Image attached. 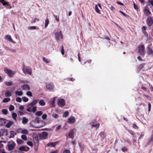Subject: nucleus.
I'll use <instances>...</instances> for the list:
<instances>
[{
    "instance_id": "49530a36",
    "label": "nucleus",
    "mask_w": 153,
    "mask_h": 153,
    "mask_svg": "<svg viewBox=\"0 0 153 153\" xmlns=\"http://www.w3.org/2000/svg\"><path fill=\"white\" fill-rule=\"evenodd\" d=\"M43 60L46 63H48L50 62L49 60L45 57H43Z\"/></svg>"
},
{
    "instance_id": "a18cd8bd",
    "label": "nucleus",
    "mask_w": 153,
    "mask_h": 153,
    "mask_svg": "<svg viewBox=\"0 0 153 153\" xmlns=\"http://www.w3.org/2000/svg\"><path fill=\"white\" fill-rule=\"evenodd\" d=\"M145 65V64L144 63L140 65L138 67V68L139 69V71L143 68Z\"/></svg>"
},
{
    "instance_id": "e2e57ef3",
    "label": "nucleus",
    "mask_w": 153,
    "mask_h": 153,
    "mask_svg": "<svg viewBox=\"0 0 153 153\" xmlns=\"http://www.w3.org/2000/svg\"><path fill=\"white\" fill-rule=\"evenodd\" d=\"M39 19L35 18L33 21L32 22V23H34L36 22V21H39Z\"/></svg>"
},
{
    "instance_id": "a211bd4d",
    "label": "nucleus",
    "mask_w": 153,
    "mask_h": 153,
    "mask_svg": "<svg viewBox=\"0 0 153 153\" xmlns=\"http://www.w3.org/2000/svg\"><path fill=\"white\" fill-rule=\"evenodd\" d=\"M19 149L20 151L27 152L29 150V148L26 146H22L20 147Z\"/></svg>"
},
{
    "instance_id": "412c9836",
    "label": "nucleus",
    "mask_w": 153,
    "mask_h": 153,
    "mask_svg": "<svg viewBox=\"0 0 153 153\" xmlns=\"http://www.w3.org/2000/svg\"><path fill=\"white\" fill-rule=\"evenodd\" d=\"M6 123L7 124L5 125V127L7 128H9L13 124V122L12 121L7 120V122Z\"/></svg>"
},
{
    "instance_id": "338daca9",
    "label": "nucleus",
    "mask_w": 153,
    "mask_h": 153,
    "mask_svg": "<svg viewBox=\"0 0 153 153\" xmlns=\"http://www.w3.org/2000/svg\"><path fill=\"white\" fill-rule=\"evenodd\" d=\"M24 108V107L23 105H21L19 107V109L21 110H23Z\"/></svg>"
},
{
    "instance_id": "864d4df0",
    "label": "nucleus",
    "mask_w": 153,
    "mask_h": 153,
    "mask_svg": "<svg viewBox=\"0 0 153 153\" xmlns=\"http://www.w3.org/2000/svg\"><path fill=\"white\" fill-rule=\"evenodd\" d=\"M53 16L55 18V19L56 20V21L58 22H59V17H58L57 16H56L54 14H53Z\"/></svg>"
},
{
    "instance_id": "052dcab7",
    "label": "nucleus",
    "mask_w": 153,
    "mask_h": 153,
    "mask_svg": "<svg viewBox=\"0 0 153 153\" xmlns=\"http://www.w3.org/2000/svg\"><path fill=\"white\" fill-rule=\"evenodd\" d=\"M133 6H134V8L136 10H138V6L135 4V3H133Z\"/></svg>"
},
{
    "instance_id": "7c9ffc66",
    "label": "nucleus",
    "mask_w": 153,
    "mask_h": 153,
    "mask_svg": "<svg viewBox=\"0 0 153 153\" xmlns=\"http://www.w3.org/2000/svg\"><path fill=\"white\" fill-rule=\"evenodd\" d=\"M5 84L7 86H10L12 85L13 83V82L12 81L10 82H4Z\"/></svg>"
},
{
    "instance_id": "79ce46f5",
    "label": "nucleus",
    "mask_w": 153,
    "mask_h": 153,
    "mask_svg": "<svg viewBox=\"0 0 153 153\" xmlns=\"http://www.w3.org/2000/svg\"><path fill=\"white\" fill-rule=\"evenodd\" d=\"M21 138L25 141H26L27 140V137L25 135H22Z\"/></svg>"
},
{
    "instance_id": "5701e85b",
    "label": "nucleus",
    "mask_w": 153,
    "mask_h": 153,
    "mask_svg": "<svg viewBox=\"0 0 153 153\" xmlns=\"http://www.w3.org/2000/svg\"><path fill=\"white\" fill-rule=\"evenodd\" d=\"M33 139L34 141L35 145H38L39 140L38 136H35L33 137Z\"/></svg>"
},
{
    "instance_id": "bb28decb",
    "label": "nucleus",
    "mask_w": 153,
    "mask_h": 153,
    "mask_svg": "<svg viewBox=\"0 0 153 153\" xmlns=\"http://www.w3.org/2000/svg\"><path fill=\"white\" fill-rule=\"evenodd\" d=\"M90 125L92 127H97V128H98L100 126V124L99 123H96L94 124L92 123H90Z\"/></svg>"
},
{
    "instance_id": "cd10ccee",
    "label": "nucleus",
    "mask_w": 153,
    "mask_h": 153,
    "mask_svg": "<svg viewBox=\"0 0 153 153\" xmlns=\"http://www.w3.org/2000/svg\"><path fill=\"white\" fill-rule=\"evenodd\" d=\"M10 135L9 137V138H13L16 134L14 131H11L10 132Z\"/></svg>"
},
{
    "instance_id": "09e8293b",
    "label": "nucleus",
    "mask_w": 153,
    "mask_h": 153,
    "mask_svg": "<svg viewBox=\"0 0 153 153\" xmlns=\"http://www.w3.org/2000/svg\"><path fill=\"white\" fill-rule=\"evenodd\" d=\"M52 116L53 117L55 118H57L58 117V115L55 113H53L52 114Z\"/></svg>"
},
{
    "instance_id": "c756f323",
    "label": "nucleus",
    "mask_w": 153,
    "mask_h": 153,
    "mask_svg": "<svg viewBox=\"0 0 153 153\" xmlns=\"http://www.w3.org/2000/svg\"><path fill=\"white\" fill-rule=\"evenodd\" d=\"M99 135L100 136L102 139H103L105 137V134L104 132H102Z\"/></svg>"
},
{
    "instance_id": "774afa93",
    "label": "nucleus",
    "mask_w": 153,
    "mask_h": 153,
    "mask_svg": "<svg viewBox=\"0 0 153 153\" xmlns=\"http://www.w3.org/2000/svg\"><path fill=\"white\" fill-rule=\"evenodd\" d=\"M149 2L153 6V0H148Z\"/></svg>"
},
{
    "instance_id": "0eeeda50",
    "label": "nucleus",
    "mask_w": 153,
    "mask_h": 153,
    "mask_svg": "<svg viewBox=\"0 0 153 153\" xmlns=\"http://www.w3.org/2000/svg\"><path fill=\"white\" fill-rule=\"evenodd\" d=\"M138 51L140 54L143 56L144 55L145 53L144 46H140L138 48Z\"/></svg>"
},
{
    "instance_id": "680f3d73",
    "label": "nucleus",
    "mask_w": 153,
    "mask_h": 153,
    "mask_svg": "<svg viewBox=\"0 0 153 153\" xmlns=\"http://www.w3.org/2000/svg\"><path fill=\"white\" fill-rule=\"evenodd\" d=\"M63 153H71L70 152L69 150L68 149H66L64 150Z\"/></svg>"
},
{
    "instance_id": "a878e982",
    "label": "nucleus",
    "mask_w": 153,
    "mask_h": 153,
    "mask_svg": "<svg viewBox=\"0 0 153 153\" xmlns=\"http://www.w3.org/2000/svg\"><path fill=\"white\" fill-rule=\"evenodd\" d=\"M48 135V133L45 131H43L42 133V137L44 139H45L47 138V137Z\"/></svg>"
},
{
    "instance_id": "f257e3e1",
    "label": "nucleus",
    "mask_w": 153,
    "mask_h": 153,
    "mask_svg": "<svg viewBox=\"0 0 153 153\" xmlns=\"http://www.w3.org/2000/svg\"><path fill=\"white\" fill-rule=\"evenodd\" d=\"M43 122V121L42 120H39V118L38 117H36L35 118V119L32 120L30 124L33 127L36 128H40L42 127L43 126L41 125H37L38 124H41Z\"/></svg>"
},
{
    "instance_id": "5fc2aeb1",
    "label": "nucleus",
    "mask_w": 153,
    "mask_h": 153,
    "mask_svg": "<svg viewBox=\"0 0 153 153\" xmlns=\"http://www.w3.org/2000/svg\"><path fill=\"white\" fill-rule=\"evenodd\" d=\"M17 142L18 144H21L23 143V141L20 139H18L17 140Z\"/></svg>"
},
{
    "instance_id": "6e6552de",
    "label": "nucleus",
    "mask_w": 153,
    "mask_h": 153,
    "mask_svg": "<svg viewBox=\"0 0 153 153\" xmlns=\"http://www.w3.org/2000/svg\"><path fill=\"white\" fill-rule=\"evenodd\" d=\"M55 37L57 41L58 42L60 38L62 39V36L61 31L57 32L55 33Z\"/></svg>"
},
{
    "instance_id": "3c124183",
    "label": "nucleus",
    "mask_w": 153,
    "mask_h": 153,
    "mask_svg": "<svg viewBox=\"0 0 153 153\" xmlns=\"http://www.w3.org/2000/svg\"><path fill=\"white\" fill-rule=\"evenodd\" d=\"M27 144L31 146H33V143L31 141H28L27 142Z\"/></svg>"
},
{
    "instance_id": "4d7b16f0",
    "label": "nucleus",
    "mask_w": 153,
    "mask_h": 153,
    "mask_svg": "<svg viewBox=\"0 0 153 153\" xmlns=\"http://www.w3.org/2000/svg\"><path fill=\"white\" fill-rule=\"evenodd\" d=\"M36 26H31V27H30L28 28V29H31V30H34V29H36Z\"/></svg>"
},
{
    "instance_id": "e433bc0d",
    "label": "nucleus",
    "mask_w": 153,
    "mask_h": 153,
    "mask_svg": "<svg viewBox=\"0 0 153 153\" xmlns=\"http://www.w3.org/2000/svg\"><path fill=\"white\" fill-rule=\"evenodd\" d=\"M42 114L43 112L42 111H38L36 112V115L37 116H40Z\"/></svg>"
},
{
    "instance_id": "4468645a",
    "label": "nucleus",
    "mask_w": 153,
    "mask_h": 153,
    "mask_svg": "<svg viewBox=\"0 0 153 153\" xmlns=\"http://www.w3.org/2000/svg\"><path fill=\"white\" fill-rule=\"evenodd\" d=\"M4 38L6 40L10 42L13 43H15V42L13 41L10 35H6L5 36Z\"/></svg>"
},
{
    "instance_id": "ea45409f",
    "label": "nucleus",
    "mask_w": 153,
    "mask_h": 153,
    "mask_svg": "<svg viewBox=\"0 0 153 153\" xmlns=\"http://www.w3.org/2000/svg\"><path fill=\"white\" fill-rule=\"evenodd\" d=\"M26 94L27 96L30 97H32L33 96L32 92L30 91H27L26 93Z\"/></svg>"
},
{
    "instance_id": "f03ea898",
    "label": "nucleus",
    "mask_w": 153,
    "mask_h": 153,
    "mask_svg": "<svg viewBox=\"0 0 153 153\" xmlns=\"http://www.w3.org/2000/svg\"><path fill=\"white\" fill-rule=\"evenodd\" d=\"M38 100H35L32 102L29 103L27 105V111L29 112L32 111V109L33 106L35 105L38 102Z\"/></svg>"
},
{
    "instance_id": "1a4fd4ad",
    "label": "nucleus",
    "mask_w": 153,
    "mask_h": 153,
    "mask_svg": "<svg viewBox=\"0 0 153 153\" xmlns=\"http://www.w3.org/2000/svg\"><path fill=\"white\" fill-rule=\"evenodd\" d=\"M143 11L146 16L149 15L151 13V12L149 11V7L147 6L145 7H144Z\"/></svg>"
},
{
    "instance_id": "dca6fc26",
    "label": "nucleus",
    "mask_w": 153,
    "mask_h": 153,
    "mask_svg": "<svg viewBox=\"0 0 153 153\" xmlns=\"http://www.w3.org/2000/svg\"><path fill=\"white\" fill-rule=\"evenodd\" d=\"M75 121V118L73 116H71L68 119V122L70 124H71L74 123Z\"/></svg>"
},
{
    "instance_id": "603ef678",
    "label": "nucleus",
    "mask_w": 153,
    "mask_h": 153,
    "mask_svg": "<svg viewBox=\"0 0 153 153\" xmlns=\"http://www.w3.org/2000/svg\"><path fill=\"white\" fill-rule=\"evenodd\" d=\"M36 111V107L35 106L33 107L32 108V111L33 113H34Z\"/></svg>"
},
{
    "instance_id": "2f4dec72",
    "label": "nucleus",
    "mask_w": 153,
    "mask_h": 153,
    "mask_svg": "<svg viewBox=\"0 0 153 153\" xmlns=\"http://www.w3.org/2000/svg\"><path fill=\"white\" fill-rule=\"evenodd\" d=\"M12 117L13 119L15 120H16V117H17V115L16 113H12Z\"/></svg>"
},
{
    "instance_id": "393cba45",
    "label": "nucleus",
    "mask_w": 153,
    "mask_h": 153,
    "mask_svg": "<svg viewBox=\"0 0 153 153\" xmlns=\"http://www.w3.org/2000/svg\"><path fill=\"white\" fill-rule=\"evenodd\" d=\"M15 93L16 96H22L23 94V93L22 91H16L15 92Z\"/></svg>"
},
{
    "instance_id": "2eb2a0df",
    "label": "nucleus",
    "mask_w": 153,
    "mask_h": 153,
    "mask_svg": "<svg viewBox=\"0 0 153 153\" xmlns=\"http://www.w3.org/2000/svg\"><path fill=\"white\" fill-rule=\"evenodd\" d=\"M46 87L47 89L50 90H53L54 87L53 84L52 83H48L46 85Z\"/></svg>"
},
{
    "instance_id": "72a5a7b5",
    "label": "nucleus",
    "mask_w": 153,
    "mask_h": 153,
    "mask_svg": "<svg viewBox=\"0 0 153 153\" xmlns=\"http://www.w3.org/2000/svg\"><path fill=\"white\" fill-rule=\"evenodd\" d=\"M10 98H6L4 99L3 100V102H8L10 101Z\"/></svg>"
},
{
    "instance_id": "c85d7f7f",
    "label": "nucleus",
    "mask_w": 153,
    "mask_h": 153,
    "mask_svg": "<svg viewBox=\"0 0 153 153\" xmlns=\"http://www.w3.org/2000/svg\"><path fill=\"white\" fill-rule=\"evenodd\" d=\"M28 121V120L26 117H24L22 118V123L24 124L26 123Z\"/></svg>"
},
{
    "instance_id": "f704fd0d",
    "label": "nucleus",
    "mask_w": 153,
    "mask_h": 153,
    "mask_svg": "<svg viewBox=\"0 0 153 153\" xmlns=\"http://www.w3.org/2000/svg\"><path fill=\"white\" fill-rule=\"evenodd\" d=\"M49 23V20L48 19H46L45 20V28H46L48 26Z\"/></svg>"
},
{
    "instance_id": "13d9d810",
    "label": "nucleus",
    "mask_w": 153,
    "mask_h": 153,
    "mask_svg": "<svg viewBox=\"0 0 153 153\" xmlns=\"http://www.w3.org/2000/svg\"><path fill=\"white\" fill-rule=\"evenodd\" d=\"M61 127V126L60 125L56 127V129L55 130L56 131H57L59 130L60 129Z\"/></svg>"
},
{
    "instance_id": "b1692460",
    "label": "nucleus",
    "mask_w": 153,
    "mask_h": 153,
    "mask_svg": "<svg viewBox=\"0 0 153 153\" xmlns=\"http://www.w3.org/2000/svg\"><path fill=\"white\" fill-rule=\"evenodd\" d=\"M12 93L11 91H6L5 95L7 97H9L12 96Z\"/></svg>"
},
{
    "instance_id": "7ed1b4c3",
    "label": "nucleus",
    "mask_w": 153,
    "mask_h": 153,
    "mask_svg": "<svg viewBox=\"0 0 153 153\" xmlns=\"http://www.w3.org/2000/svg\"><path fill=\"white\" fill-rule=\"evenodd\" d=\"M16 146L15 143L13 141L9 142L8 144L6 146V148L9 151L13 150Z\"/></svg>"
},
{
    "instance_id": "6e6d98bb",
    "label": "nucleus",
    "mask_w": 153,
    "mask_h": 153,
    "mask_svg": "<svg viewBox=\"0 0 153 153\" xmlns=\"http://www.w3.org/2000/svg\"><path fill=\"white\" fill-rule=\"evenodd\" d=\"M47 117V115L46 114H44L42 116V119L43 120H45Z\"/></svg>"
},
{
    "instance_id": "0e129e2a",
    "label": "nucleus",
    "mask_w": 153,
    "mask_h": 153,
    "mask_svg": "<svg viewBox=\"0 0 153 153\" xmlns=\"http://www.w3.org/2000/svg\"><path fill=\"white\" fill-rule=\"evenodd\" d=\"M61 53L62 55H64V49H63V47H62V49H61Z\"/></svg>"
},
{
    "instance_id": "6ab92c4d",
    "label": "nucleus",
    "mask_w": 153,
    "mask_h": 153,
    "mask_svg": "<svg viewBox=\"0 0 153 153\" xmlns=\"http://www.w3.org/2000/svg\"><path fill=\"white\" fill-rule=\"evenodd\" d=\"M57 98V97H54L52 98L49 101V103L51 105L52 107L54 106L55 101V99Z\"/></svg>"
},
{
    "instance_id": "69168bd1",
    "label": "nucleus",
    "mask_w": 153,
    "mask_h": 153,
    "mask_svg": "<svg viewBox=\"0 0 153 153\" xmlns=\"http://www.w3.org/2000/svg\"><path fill=\"white\" fill-rule=\"evenodd\" d=\"M133 127L134 128H135L136 129H137L138 128V127L135 124H133Z\"/></svg>"
},
{
    "instance_id": "aec40b11",
    "label": "nucleus",
    "mask_w": 153,
    "mask_h": 153,
    "mask_svg": "<svg viewBox=\"0 0 153 153\" xmlns=\"http://www.w3.org/2000/svg\"><path fill=\"white\" fill-rule=\"evenodd\" d=\"M7 122V120L4 118H0V125H3Z\"/></svg>"
},
{
    "instance_id": "473e14b6",
    "label": "nucleus",
    "mask_w": 153,
    "mask_h": 153,
    "mask_svg": "<svg viewBox=\"0 0 153 153\" xmlns=\"http://www.w3.org/2000/svg\"><path fill=\"white\" fill-rule=\"evenodd\" d=\"M39 104L42 106H44L45 105V103L43 100H41L39 101Z\"/></svg>"
},
{
    "instance_id": "c03bdc74",
    "label": "nucleus",
    "mask_w": 153,
    "mask_h": 153,
    "mask_svg": "<svg viewBox=\"0 0 153 153\" xmlns=\"http://www.w3.org/2000/svg\"><path fill=\"white\" fill-rule=\"evenodd\" d=\"M95 9L97 13H99L100 14L101 13H100V11L98 8L97 5H96L95 6Z\"/></svg>"
},
{
    "instance_id": "4c0bfd02",
    "label": "nucleus",
    "mask_w": 153,
    "mask_h": 153,
    "mask_svg": "<svg viewBox=\"0 0 153 153\" xmlns=\"http://www.w3.org/2000/svg\"><path fill=\"white\" fill-rule=\"evenodd\" d=\"M22 99L23 101L25 102H27L28 101V99L25 97H22Z\"/></svg>"
},
{
    "instance_id": "9d476101",
    "label": "nucleus",
    "mask_w": 153,
    "mask_h": 153,
    "mask_svg": "<svg viewBox=\"0 0 153 153\" xmlns=\"http://www.w3.org/2000/svg\"><path fill=\"white\" fill-rule=\"evenodd\" d=\"M1 3L3 4V5L7 9H10L12 8V7L9 3L6 1L3 2V1H1Z\"/></svg>"
},
{
    "instance_id": "9b49d317",
    "label": "nucleus",
    "mask_w": 153,
    "mask_h": 153,
    "mask_svg": "<svg viewBox=\"0 0 153 153\" xmlns=\"http://www.w3.org/2000/svg\"><path fill=\"white\" fill-rule=\"evenodd\" d=\"M146 22L149 26H151L152 24L153 21L152 18L150 16H148L147 17Z\"/></svg>"
},
{
    "instance_id": "58836bf2",
    "label": "nucleus",
    "mask_w": 153,
    "mask_h": 153,
    "mask_svg": "<svg viewBox=\"0 0 153 153\" xmlns=\"http://www.w3.org/2000/svg\"><path fill=\"white\" fill-rule=\"evenodd\" d=\"M21 133L24 134H27L28 133V131L26 129H24L22 130Z\"/></svg>"
},
{
    "instance_id": "c9c22d12",
    "label": "nucleus",
    "mask_w": 153,
    "mask_h": 153,
    "mask_svg": "<svg viewBox=\"0 0 153 153\" xmlns=\"http://www.w3.org/2000/svg\"><path fill=\"white\" fill-rule=\"evenodd\" d=\"M68 112L67 111H66L64 113L63 117H66L68 115Z\"/></svg>"
},
{
    "instance_id": "39448f33",
    "label": "nucleus",
    "mask_w": 153,
    "mask_h": 153,
    "mask_svg": "<svg viewBox=\"0 0 153 153\" xmlns=\"http://www.w3.org/2000/svg\"><path fill=\"white\" fill-rule=\"evenodd\" d=\"M23 72L25 74H28L31 75L32 74V70L31 68L28 67L23 66L22 68Z\"/></svg>"
},
{
    "instance_id": "f3484780",
    "label": "nucleus",
    "mask_w": 153,
    "mask_h": 153,
    "mask_svg": "<svg viewBox=\"0 0 153 153\" xmlns=\"http://www.w3.org/2000/svg\"><path fill=\"white\" fill-rule=\"evenodd\" d=\"M151 45H149L147 48V53L148 54L151 55L153 53V50L150 48Z\"/></svg>"
},
{
    "instance_id": "ddd939ff",
    "label": "nucleus",
    "mask_w": 153,
    "mask_h": 153,
    "mask_svg": "<svg viewBox=\"0 0 153 153\" xmlns=\"http://www.w3.org/2000/svg\"><path fill=\"white\" fill-rule=\"evenodd\" d=\"M75 131V129H73L71 130L68 134V136L71 139H73L74 138V134Z\"/></svg>"
},
{
    "instance_id": "423d86ee",
    "label": "nucleus",
    "mask_w": 153,
    "mask_h": 153,
    "mask_svg": "<svg viewBox=\"0 0 153 153\" xmlns=\"http://www.w3.org/2000/svg\"><path fill=\"white\" fill-rule=\"evenodd\" d=\"M65 102L63 99H58L57 101L58 105L60 107H62L65 105Z\"/></svg>"
},
{
    "instance_id": "a19ab883",
    "label": "nucleus",
    "mask_w": 153,
    "mask_h": 153,
    "mask_svg": "<svg viewBox=\"0 0 153 153\" xmlns=\"http://www.w3.org/2000/svg\"><path fill=\"white\" fill-rule=\"evenodd\" d=\"M14 109V107L13 105H11L9 107V110L10 111H13Z\"/></svg>"
},
{
    "instance_id": "f8f14e48",
    "label": "nucleus",
    "mask_w": 153,
    "mask_h": 153,
    "mask_svg": "<svg viewBox=\"0 0 153 153\" xmlns=\"http://www.w3.org/2000/svg\"><path fill=\"white\" fill-rule=\"evenodd\" d=\"M21 88L22 90L25 91L29 90H30V88L29 85L26 84L22 85L21 87Z\"/></svg>"
},
{
    "instance_id": "8fccbe9b",
    "label": "nucleus",
    "mask_w": 153,
    "mask_h": 153,
    "mask_svg": "<svg viewBox=\"0 0 153 153\" xmlns=\"http://www.w3.org/2000/svg\"><path fill=\"white\" fill-rule=\"evenodd\" d=\"M2 112L4 114H7L8 111L6 109H4L2 110Z\"/></svg>"
},
{
    "instance_id": "de8ad7c7",
    "label": "nucleus",
    "mask_w": 153,
    "mask_h": 153,
    "mask_svg": "<svg viewBox=\"0 0 153 153\" xmlns=\"http://www.w3.org/2000/svg\"><path fill=\"white\" fill-rule=\"evenodd\" d=\"M19 82L21 83H27L28 81L26 80H20Z\"/></svg>"
},
{
    "instance_id": "20e7f679",
    "label": "nucleus",
    "mask_w": 153,
    "mask_h": 153,
    "mask_svg": "<svg viewBox=\"0 0 153 153\" xmlns=\"http://www.w3.org/2000/svg\"><path fill=\"white\" fill-rule=\"evenodd\" d=\"M4 71L10 77H12L16 73V72L15 71L7 69L6 68H4Z\"/></svg>"
},
{
    "instance_id": "bf43d9fd",
    "label": "nucleus",
    "mask_w": 153,
    "mask_h": 153,
    "mask_svg": "<svg viewBox=\"0 0 153 153\" xmlns=\"http://www.w3.org/2000/svg\"><path fill=\"white\" fill-rule=\"evenodd\" d=\"M3 133L4 135H5V136H7L8 135V132L7 130H5L4 131Z\"/></svg>"
},
{
    "instance_id": "37998d69",
    "label": "nucleus",
    "mask_w": 153,
    "mask_h": 153,
    "mask_svg": "<svg viewBox=\"0 0 153 153\" xmlns=\"http://www.w3.org/2000/svg\"><path fill=\"white\" fill-rule=\"evenodd\" d=\"M16 101L20 103L22 102V100L20 97H18L16 99Z\"/></svg>"
},
{
    "instance_id": "4be33fe9",
    "label": "nucleus",
    "mask_w": 153,
    "mask_h": 153,
    "mask_svg": "<svg viewBox=\"0 0 153 153\" xmlns=\"http://www.w3.org/2000/svg\"><path fill=\"white\" fill-rule=\"evenodd\" d=\"M57 143V142L49 143L47 144L46 146L47 147L51 146L54 147Z\"/></svg>"
}]
</instances>
